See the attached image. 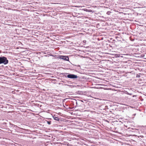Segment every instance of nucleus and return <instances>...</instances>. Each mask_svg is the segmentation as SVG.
<instances>
[{
	"label": "nucleus",
	"instance_id": "nucleus-1",
	"mask_svg": "<svg viewBox=\"0 0 146 146\" xmlns=\"http://www.w3.org/2000/svg\"><path fill=\"white\" fill-rule=\"evenodd\" d=\"M9 60L7 58L4 56H0V64H3L6 65L8 64Z\"/></svg>",
	"mask_w": 146,
	"mask_h": 146
},
{
	"label": "nucleus",
	"instance_id": "nucleus-2",
	"mask_svg": "<svg viewBox=\"0 0 146 146\" xmlns=\"http://www.w3.org/2000/svg\"><path fill=\"white\" fill-rule=\"evenodd\" d=\"M67 78L71 79H76L78 78L77 75L73 74L68 73L67 75Z\"/></svg>",
	"mask_w": 146,
	"mask_h": 146
},
{
	"label": "nucleus",
	"instance_id": "nucleus-3",
	"mask_svg": "<svg viewBox=\"0 0 146 146\" xmlns=\"http://www.w3.org/2000/svg\"><path fill=\"white\" fill-rule=\"evenodd\" d=\"M58 58L60 59H62L65 60L69 61V57L67 56L60 55L59 56Z\"/></svg>",
	"mask_w": 146,
	"mask_h": 146
},
{
	"label": "nucleus",
	"instance_id": "nucleus-4",
	"mask_svg": "<svg viewBox=\"0 0 146 146\" xmlns=\"http://www.w3.org/2000/svg\"><path fill=\"white\" fill-rule=\"evenodd\" d=\"M53 117L54 119L55 120L58 121L59 120V118L58 117L56 116L55 115H54L53 116Z\"/></svg>",
	"mask_w": 146,
	"mask_h": 146
},
{
	"label": "nucleus",
	"instance_id": "nucleus-5",
	"mask_svg": "<svg viewBox=\"0 0 146 146\" xmlns=\"http://www.w3.org/2000/svg\"><path fill=\"white\" fill-rule=\"evenodd\" d=\"M68 73H62V75L65 77H67V76H66V75L67 74V75H68Z\"/></svg>",
	"mask_w": 146,
	"mask_h": 146
},
{
	"label": "nucleus",
	"instance_id": "nucleus-6",
	"mask_svg": "<svg viewBox=\"0 0 146 146\" xmlns=\"http://www.w3.org/2000/svg\"><path fill=\"white\" fill-rule=\"evenodd\" d=\"M9 124L10 125H11V127H15V126H16H16H15V125H14V124H12L10 122H9Z\"/></svg>",
	"mask_w": 146,
	"mask_h": 146
},
{
	"label": "nucleus",
	"instance_id": "nucleus-7",
	"mask_svg": "<svg viewBox=\"0 0 146 146\" xmlns=\"http://www.w3.org/2000/svg\"><path fill=\"white\" fill-rule=\"evenodd\" d=\"M48 125H50L51 124V121H46Z\"/></svg>",
	"mask_w": 146,
	"mask_h": 146
},
{
	"label": "nucleus",
	"instance_id": "nucleus-8",
	"mask_svg": "<svg viewBox=\"0 0 146 146\" xmlns=\"http://www.w3.org/2000/svg\"><path fill=\"white\" fill-rule=\"evenodd\" d=\"M110 13H111L110 12L108 11V12H107L106 14L107 15H109Z\"/></svg>",
	"mask_w": 146,
	"mask_h": 146
},
{
	"label": "nucleus",
	"instance_id": "nucleus-9",
	"mask_svg": "<svg viewBox=\"0 0 146 146\" xmlns=\"http://www.w3.org/2000/svg\"><path fill=\"white\" fill-rule=\"evenodd\" d=\"M83 42L84 43H86V40H84L83 41Z\"/></svg>",
	"mask_w": 146,
	"mask_h": 146
},
{
	"label": "nucleus",
	"instance_id": "nucleus-10",
	"mask_svg": "<svg viewBox=\"0 0 146 146\" xmlns=\"http://www.w3.org/2000/svg\"><path fill=\"white\" fill-rule=\"evenodd\" d=\"M139 77V75H137V77Z\"/></svg>",
	"mask_w": 146,
	"mask_h": 146
},
{
	"label": "nucleus",
	"instance_id": "nucleus-11",
	"mask_svg": "<svg viewBox=\"0 0 146 146\" xmlns=\"http://www.w3.org/2000/svg\"><path fill=\"white\" fill-rule=\"evenodd\" d=\"M74 100L76 102V104H77V102H76V100Z\"/></svg>",
	"mask_w": 146,
	"mask_h": 146
},
{
	"label": "nucleus",
	"instance_id": "nucleus-12",
	"mask_svg": "<svg viewBox=\"0 0 146 146\" xmlns=\"http://www.w3.org/2000/svg\"><path fill=\"white\" fill-rule=\"evenodd\" d=\"M78 66L79 67H80V65H78Z\"/></svg>",
	"mask_w": 146,
	"mask_h": 146
},
{
	"label": "nucleus",
	"instance_id": "nucleus-13",
	"mask_svg": "<svg viewBox=\"0 0 146 146\" xmlns=\"http://www.w3.org/2000/svg\"><path fill=\"white\" fill-rule=\"evenodd\" d=\"M6 123H3V124H6Z\"/></svg>",
	"mask_w": 146,
	"mask_h": 146
}]
</instances>
